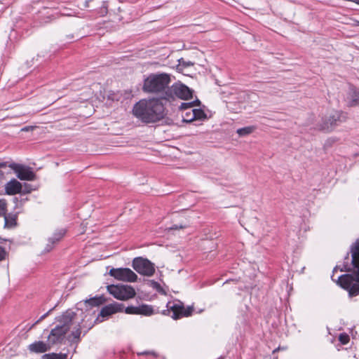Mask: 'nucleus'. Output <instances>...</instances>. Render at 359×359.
Masks as SVG:
<instances>
[{
  "instance_id": "16",
  "label": "nucleus",
  "mask_w": 359,
  "mask_h": 359,
  "mask_svg": "<svg viewBox=\"0 0 359 359\" xmlns=\"http://www.w3.org/2000/svg\"><path fill=\"white\" fill-rule=\"evenodd\" d=\"M257 95L255 93L247 94L245 92L240 93L238 97V106L236 107H231V109L236 113L241 112L242 110L245 109L246 105L244 102L248 100H255Z\"/></svg>"
},
{
  "instance_id": "2",
  "label": "nucleus",
  "mask_w": 359,
  "mask_h": 359,
  "mask_svg": "<svg viewBox=\"0 0 359 359\" xmlns=\"http://www.w3.org/2000/svg\"><path fill=\"white\" fill-rule=\"evenodd\" d=\"M171 82L170 76L166 73L151 74L144 79L142 90L147 93H165Z\"/></svg>"
},
{
  "instance_id": "3",
  "label": "nucleus",
  "mask_w": 359,
  "mask_h": 359,
  "mask_svg": "<svg viewBox=\"0 0 359 359\" xmlns=\"http://www.w3.org/2000/svg\"><path fill=\"white\" fill-rule=\"evenodd\" d=\"M193 91L182 83H175L167 89L163 95V100H165L168 107H178L180 100H189L192 98Z\"/></svg>"
},
{
  "instance_id": "41",
  "label": "nucleus",
  "mask_w": 359,
  "mask_h": 359,
  "mask_svg": "<svg viewBox=\"0 0 359 359\" xmlns=\"http://www.w3.org/2000/svg\"><path fill=\"white\" fill-rule=\"evenodd\" d=\"M203 310H199L198 312L201 313V312H203Z\"/></svg>"
},
{
  "instance_id": "5",
  "label": "nucleus",
  "mask_w": 359,
  "mask_h": 359,
  "mask_svg": "<svg viewBox=\"0 0 359 359\" xmlns=\"http://www.w3.org/2000/svg\"><path fill=\"white\" fill-rule=\"evenodd\" d=\"M353 274H344L339 277V285L348 292L350 297L359 295V264L353 261V251L351 250Z\"/></svg>"
},
{
  "instance_id": "15",
  "label": "nucleus",
  "mask_w": 359,
  "mask_h": 359,
  "mask_svg": "<svg viewBox=\"0 0 359 359\" xmlns=\"http://www.w3.org/2000/svg\"><path fill=\"white\" fill-rule=\"evenodd\" d=\"M78 316H73L71 317L74 319V324L71 325L70 330L72 329L71 334L69 336V340L72 342H76L80 339L81 329L85 327V325H81L79 319L76 318Z\"/></svg>"
},
{
  "instance_id": "28",
  "label": "nucleus",
  "mask_w": 359,
  "mask_h": 359,
  "mask_svg": "<svg viewBox=\"0 0 359 359\" xmlns=\"http://www.w3.org/2000/svg\"><path fill=\"white\" fill-rule=\"evenodd\" d=\"M109 316H97L96 319L94 320L95 323H102Z\"/></svg>"
},
{
  "instance_id": "11",
  "label": "nucleus",
  "mask_w": 359,
  "mask_h": 359,
  "mask_svg": "<svg viewBox=\"0 0 359 359\" xmlns=\"http://www.w3.org/2000/svg\"><path fill=\"white\" fill-rule=\"evenodd\" d=\"M105 302L106 299L104 296H95L88 299H85L79 302L76 304V308L78 310H80L82 312L89 313L93 310V308H98Z\"/></svg>"
},
{
  "instance_id": "24",
  "label": "nucleus",
  "mask_w": 359,
  "mask_h": 359,
  "mask_svg": "<svg viewBox=\"0 0 359 359\" xmlns=\"http://www.w3.org/2000/svg\"><path fill=\"white\" fill-rule=\"evenodd\" d=\"M65 233V231L64 230H60L58 232L55 233L53 237L49 238V242L54 243L59 241L63 237Z\"/></svg>"
},
{
  "instance_id": "7",
  "label": "nucleus",
  "mask_w": 359,
  "mask_h": 359,
  "mask_svg": "<svg viewBox=\"0 0 359 359\" xmlns=\"http://www.w3.org/2000/svg\"><path fill=\"white\" fill-rule=\"evenodd\" d=\"M347 116L345 113L341 111H332L322 118L320 128L323 130L331 131L339 123L344 122Z\"/></svg>"
},
{
  "instance_id": "30",
  "label": "nucleus",
  "mask_w": 359,
  "mask_h": 359,
  "mask_svg": "<svg viewBox=\"0 0 359 359\" xmlns=\"http://www.w3.org/2000/svg\"><path fill=\"white\" fill-rule=\"evenodd\" d=\"M34 127L32 126H26L23 128H22V131H29L31 130H33Z\"/></svg>"
},
{
  "instance_id": "18",
  "label": "nucleus",
  "mask_w": 359,
  "mask_h": 359,
  "mask_svg": "<svg viewBox=\"0 0 359 359\" xmlns=\"http://www.w3.org/2000/svg\"><path fill=\"white\" fill-rule=\"evenodd\" d=\"M5 189L6 194L14 195L21 191L22 185L18 180L13 179L6 184Z\"/></svg>"
},
{
  "instance_id": "10",
  "label": "nucleus",
  "mask_w": 359,
  "mask_h": 359,
  "mask_svg": "<svg viewBox=\"0 0 359 359\" xmlns=\"http://www.w3.org/2000/svg\"><path fill=\"white\" fill-rule=\"evenodd\" d=\"M132 266L137 273L143 276H151L155 272L154 264L142 257L135 258Z\"/></svg>"
},
{
  "instance_id": "29",
  "label": "nucleus",
  "mask_w": 359,
  "mask_h": 359,
  "mask_svg": "<svg viewBox=\"0 0 359 359\" xmlns=\"http://www.w3.org/2000/svg\"><path fill=\"white\" fill-rule=\"evenodd\" d=\"M6 256V252L2 247L0 246V261L4 259Z\"/></svg>"
},
{
  "instance_id": "23",
  "label": "nucleus",
  "mask_w": 359,
  "mask_h": 359,
  "mask_svg": "<svg viewBox=\"0 0 359 359\" xmlns=\"http://www.w3.org/2000/svg\"><path fill=\"white\" fill-rule=\"evenodd\" d=\"M15 217L6 215L4 216L5 226L13 227L15 225Z\"/></svg>"
},
{
  "instance_id": "27",
  "label": "nucleus",
  "mask_w": 359,
  "mask_h": 359,
  "mask_svg": "<svg viewBox=\"0 0 359 359\" xmlns=\"http://www.w3.org/2000/svg\"><path fill=\"white\" fill-rule=\"evenodd\" d=\"M194 65L191 61H185L183 58L179 60V67H188Z\"/></svg>"
},
{
  "instance_id": "22",
  "label": "nucleus",
  "mask_w": 359,
  "mask_h": 359,
  "mask_svg": "<svg viewBox=\"0 0 359 359\" xmlns=\"http://www.w3.org/2000/svg\"><path fill=\"white\" fill-rule=\"evenodd\" d=\"M194 116H195V120H203L207 118L206 114L203 110L201 109H195L194 108Z\"/></svg>"
},
{
  "instance_id": "17",
  "label": "nucleus",
  "mask_w": 359,
  "mask_h": 359,
  "mask_svg": "<svg viewBox=\"0 0 359 359\" xmlns=\"http://www.w3.org/2000/svg\"><path fill=\"white\" fill-rule=\"evenodd\" d=\"M51 346L52 345L48 341L46 343L42 341H38L29 345L28 349L32 353H42L49 351Z\"/></svg>"
},
{
  "instance_id": "13",
  "label": "nucleus",
  "mask_w": 359,
  "mask_h": 359,
  "mask_svg": "<svg viewBox=\"0 0 359 359\" xmlns=\"http://www.w3.org/2000/svg\"><path fill=\"white\" fill-rule=\"evenodd\" d=\"M9 166L15 171L20 180L28 181L35 180V174L30 168L15 163H13Z\"/></svg>"
},
{
  "instance_id": "4",
  "label": "nucleus",
  "mask_w": 359,
  "mask_h": 359,
  "mask_svg": "<svg viewBox=\"0 0 359 359\" xmlns=\"http://www.w3.org/2000/svg\"><path fill=\"white\" fill-rule=\"evenodd\" d=\"M125 312L127 314H152L154 313L151 306L142 304L140 306H127L123 304L113 302L102 308L99 314H115Z\"/></svg>"
},
{
  "instance_id": "20",
  "label": "nucleus",
  "mask_w": 359,
  "mask_h": 359,
  "mask_svg": "<svg viewBox=\"0 0 359 359\" xmlns=\"http://www.w3.org/2000/svg\"><path fill=\"white\" fill-rule=\"evenodd\" d=\"M67 353H46L42 356V359H67Z\"/></svg>"
},
{
  "instance_id": "14",
  "label": "nucleus",
  "mask_w": 359,
  "mask_h": 359,
  "mask_svg": "<svg viewBox=\"0 0 359 359\" xmlns=\"http://www.w3.org/2000/svg\"><path fill=\"white\" fill-rule=\"evenodd\" d=\"M200 103L198 100L190 102H181L178 106V109L185 111L182 115V119L184 122L190 123L195 120L194 116V107L198 105Z\"/></svg>"
},
{
  "instance_id": "21",
  "label": "nucleus",
  "mask_w": 359,
  "mask_h": 359,
  "mask_svg": "<svg viewBox=\"0 0 359 359\" xmlns=\"http://www.w3.org/2000/svg\"><path fill=\"white\" fill-rule=\"evenodd\" d=\"M255 129H256L255 126H247V127H244V128L238 129L236 133L240 136H245V135H250L252 133H253L255 130Z\"/></svg>"
},
{
  "instance_id": "25",
  "label": "nucleus",
  "mask_w": 359,
  "mask_h": 359,
  "mask_svg": "<svg viewBox=\"0 0 359 359\" xmlns=\"http://www.w3.org/2000/svg\"><path fill=\"white\" fill-rule=\"evenodd\" d=\"M7 203L5 199H0V217L6 215Z\"/></svg>"
},
{
  "instance_id": "34",
  "label": "nucleus",
  "mask_w": 359,
  "mask_h": 359,
  "mask_svg": "<svg viewBox=\"0 0 359 359\" xmlns=\"http://www.w3.org/2000/svg\"><path fill=\"white\" fill-rule=\"evenodd\" d=\"M350 1L354 2L356 4L359 5V0H350Z\"/></svg>"
},
{
  "instance_id": "6",
  "label": "nucleus",
  "mask_w": 359,
  "mask_h": 359,
  "mask_svg": "<svg viewBox=\"0 0 359 359\" xmlns=\"http://www.w3.org/2000/svg\"><path fill=\"white\" fill-rule=\"evenodd\" d=\"M72 316H58L57 320L59 322V324L52 329L48 337V341L50 344L53 346L62 342L65 338V334L70 330L71 325L74 323V319L71 318Z\"/></svg>"
},
{
  "instance_id": "12",
  "label": "nucleus",
  "mask_w": 359,
  "mask_h": 359,
  "mask_svg": "<svg viewBox=\"0 0 359 359\" xmlns=\"http://www.w3.org/2000/svg\"><path fill=\"white\" fill-rule=\"evenodd\" d=\"M168 311L172 312V314H191L195 312L194 306H184L183 302L180 300H173L167 304Z\"/></svg>"
},
{
  "instance_id": "35",
  "label": "nucleus",
  "mask_w": 359,
  "mask_h": 359,
  "mask_svg": "<svg viewBox=\"0 0 359 359\" xmlns=\"http://www.w3.org/2000/svg\"><path fill=\"white\" fill-rule=\"evenodd\" d=\"M6 166L5 163H0V168H5Z\"/></svg>"
},
{
  "instance_id": "19",
  "label": "nucleus",
  "mask_w": 359,
  "mask_h": 359,
  "mask_svg": "<svg viewBox=\"0 0 359 359\" xmlns=\"http://www.w3.org/2000/svg\"><path fill=\"white\" fill-rule=\"evenodd\" d=\"M349 107L359 106V90H353L348 103Z\"/></svg>"
},
{
  "instance_id": "9",
  "label": "nucleus",
  "mask_w": 359,
  "mask_h": 359,
  "mask_svg": "<svg viewBox=\"0 0 359 359\" xmlns=\"http://www.w3.org/2000/svg\"><path fill=\"white\" fill-rule=\"evenodd\" d=\"M109 274L119 281L135 283L137 280V274L129 268H112Z\"/></svg>"
},
{
  "instance_id": "32",
  "label": "nucleus",
  "mask_w": 359,
  "mask_h": 359,
  "mask_svg": "<svg viewBox=\"0 0 359 359\" xmlns=\"http://www.w3.org/2000/svg\"><path fill=\"white\" fill-rule=\"evenodd\" d=\"M182 316H172V318H173V320H176L180 319Z\"/></svg>"
},
{
  "instance_id": "37",
  "label": "nucleus",
  "mask_w": 359,
  "mask_h": 359,
  "mask_svg": "<svg viewBox=\"0 0 359 359\" xmlns=\"http://www.w3.org/2000/svg\"><path fill=\"white\" fill-rule=\"evenodd\" d=\"M355 25H357V26H359V21L358 20H356L355 22Z\"/></svg>"
},
{
  "instance_id": "38",
  "label": "nucleus",
  "mask_w": 359,
  "mask_h": 359,
  "mask_svg": "<svg viewBox=\"0 0 359 359\" xmlns=\"http://www.w3.org/2000/svg\"><path fill=\"white\" fill-rule=\"evenodd\" d=\"M46 316H46V315L42 316L41 317V318H40V320H43V319L45 317H46Z\"/></svg>"
},
{
  "instance_id": "26",
  "label": "nucleus",
  "mask_w": 359,
  "mask_h": 359,
  "mask_svg": "<svg viewBox=\"0 0 359 359\" xmlns=\"http://www.w3.org/2000/svg\"><path fill=\"white\" fill-rule=\"evenodd\" d=\"M350 340V337L348 334L346 333H341L339 336V341H340L341 344L345 345L348 343Z\"/></svg>"
},
{
  "instance_id": "39",
  "label": "nucleus",
  "mask_w": 359,
  "mask_h": 359,
  "mask_svg": "<svg viewBox=\"0 0 359 359\" xmlns=\"http://www.w3.org/2000/svg\"><path fill=\"white\" fill-rule=\"evenodd\" d=\"M50 249H51V248L48 247V248H46L47 252L50 251Z\"/></svg>"
},
{
  "instance_id": "33",
  "label": "nucleus",
  "mask_w": 359,
  "mask_h": 359,
  "mask_svg": "<svg viewBox=\"0 0 359 359\" xmlns=\"http://www.w3.org/2000/svg\"><path fill=\"white\" fill-rule=\"evenodd\" d=\"M282 349L280 346L273 351V354H275L277 351Z\"/></svg>"
},
{
  "instance_id": "36",
  "label": "nucleus",
  "mask_w": 359,
  "mask_h": 359,
  "mask_svg": "<svg viewBox=\"0 0 359 359\" xmlns=\"http://www.w3.org/2000/svg\"><path fill=\"white\" fill-rule=\"evenodd\" d=\"M152 354V355H156L154 352H145V353H142V354Z\"/></svg>"
},
{
  "instance_id": "1",
  "label": "nucleus",
  "mask_w": 359,
  "mask_h": 359,
  "mask_svg": "<svg viewBox=\"0 0 359 359\" xmlns=\"http://www.w3.org/2000/svg\"><path fill=\"white\" fill-rule=\"evenodd\" d=\"M167 103L161 97L142 99L133 107V116L145 124L155 123L167 115Z\"/></svg>"
},
{
  "instance_id": "40",
  "label": "nucleus",
  "mask_w": 359,
  "mask_h": 359,
  "mask_svg": "<svg viewBox=\"0 0 359 359\" xmlns=\"http://www.w3.org/2000/svg\"><path fill=\"white\" fill-rule=\"evenodd\" d=\"M93 326V324H91V325L88 327V329H90Z\"/></svg>"
},
{
  "instance_id": "31",
  "label": "nucleus",
  "mask_w": 359,
  "mask_h": 359,
  "mask_svg": "<svg viewBox=\"0 0 359 359\" xmlns=\"http://www.w3.org/2000/svg\"><path fill=\"white\" fill-rule=\"evenodd\" d=\"M182 228H183L182 226H178L177 224H175L170 229H182Z\"/></svg>"
},
{
  "instance_id": "8",
  "label": "nucleus",
  "mask_w": 359,
  "mask_h": 359,
  "mask_svg": "<svg viewBox=\"0 0 359 359\" xmlns=\"http://www.w3.org/2000/svg\"><path fill=\"white\" fill-rule=\"evenodd\" d=\"M107 290L114 298L126 301L133 298L135 294V290L131 285H110L107 286Z\"/></svg>"
}]
</instances>
